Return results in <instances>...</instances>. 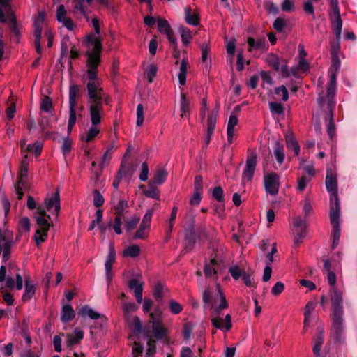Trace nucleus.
<instances>
[{
	"label": "nucleus",
	"mask_w": 357,
	"mask_h": 357,
	"mask_svg": "<svg viewBox=\"0 0 357 357\" xmlns=\"http://www.w3.org/2000/svg\"><path fill=\"white\" fill-rule=\"evenodd\" d=\"M342 294L340 291L333 289L332 302V332L336 342H340L344 334L343 319Z\"/></svg>",
	"instance_id": "f257e3e1"
},
{
	"label": "nucleus",
	"mask_w": 357,
	"mask_h": 357,
	"mask_svg": "<svg viewBox=\"0 0 357 357\" xmlns=\"http://www.w3.org/2000/svg\"><path fill=\"white\" fill-rule=\"evenodd\" d=\"M86 89L87 92L88 104L91 105L92 114L97 112V104L101 101L103 88L100 86V82L98 77V69L87 68Z\"/></svg>",
	"instance_id": "f03ea898"
},
{
	"label": "nucleus",
	"mask_w": 357,
	"mask_h": 357,
	"mask_svg": "<svg viewBox=\"0 0 357 357\" xmlns=\"http://www.w3.org/2000/svg\"><path fill=\"white\" fill-rule=\"evenodd\" d=\"M220 299V303L213 310V314L219 317L223 309L228 307V303L226 298L220 289V285L217 284V292L214 293L210 288L206 287L202 292V300L205 305H210L211 309L216 303L217 300Z\"/></svg>",
	"instance_id": "7ed1b4c3"
},
{
	"label": "nucleus",
	"mask_w": 357,
	"mask_h": 357,
	"mask_svg": "<svg viewBox=\"0 0 357 357\" xmlns=\"http://www.w3.org/2000/svg\"><path fill=\"white\" fill-rule=\"evenodd\" d=\"M77 314L82 318L89 317L93 320L99 319V321L93 326L94 328H104L108 321V319L105 315L94 311L87 305L79 307L77 309Z\"/></svg>",
	"instance_id": "20e7f679"
},
{
	"label": "nucleus",
	"mask_w": 357,
	"mask_h": 357,
	"mask_svg": "<svg viewBox=\"0 0 357 357\" xmlns=\"http://www.w3.org/2000/svg\"><path fill=\"white\" fill-rule=\"evenodd\" d=\"M150 327L151 337L155 340H164L165 344H169V340L167 338L169 331L162 324V321H148L144 328Z\"/></svg>",
	"instance_id": "39448f33"
},
{
	"label": "nucleus",
	"mask_w": 357,
	"mask_h": 357,
	"mask_svg": "<svg viewBox=\"0 0 357 357\" xmlns=\"http://www.w3.org/2000/svg\"><path fill=\"white\" fill-rule=\"evenodd\" d=\"M97 108V112L92 114L91 109V105H89V110L90 114V119L92 126L89 128L86 133V136L84 139L85 142H89L92 141L100 132V128L97 126L101 123V116H100V112L101 111V107L99 104Z\"/></svg>",
	"instance_id": "423d86ee"
},
{
	"label": "nucleus",
	"mask_w": 357,
	"mask_h": 357,
	"mask_svg": "<svg viewBox=\"0 0 357 357\" xmlns=\"http://www.w3.org/2000/svg\"><path fill=\"white\" fill-rule=\"evenodd\" d=\"M6 282V287L12 290L15 288L17 290H21L23 288V278L20 273L16 274L15 282L14 279L8 276L6 278V267L2 265L0 267V282Z\"/></svg>",
	"instance_id": "0eeeda50"
},
{
	"label": "nucleus",
	"mask_w": 357,
	"mask_h": 357,
	"mask_svg": "<svg viewBox=\"0 0 357 357\" xmlns=\"http://www.w3.org/2000/svg\"><path fill=\"white\" fill-rule=\"evenodd\" d=\"M264 183L266 192L271 195H276L280 188V177L277 173L271 172L264 175Z\"/></svg>",
	"instance_id": "6e6552de"
},
{
	"label": "nucleus",
	"mask_w": 357,
	"mask_h": 357,
	"mask_svg": "<svg viewBox=\"0 0 357 357\" xmlns=\"http://www.w3.org/2000/svg\"><path fill=\"white\" fill-rule=\"evenodd\" d=\"M257 162V155L252 152L248 154L246 159L245 168L243 172V178H247L248 181H252Z\"/></svg>",
	"instance_id": "1a4fd4ad"
},
{
	"label": "nucleus",
	"mask_w": 357,
	"mask_h": 357,
	"mask_svg": "<svg viewBox=\"0 0 357 357\" xmlns=\"http://www.w3.org/2000/svg\"><path fill=\"white\" fill-rule=\"evenodd\" d=\"M330 221L331 225H340V202L337 195H334V199L331 198Z\"/></svg>",
	"instance_id": "9d476101"
},
{
	"label": "nucleus",
	"mask_w": 357,
	"mask_h": 357,
	"mask_svg": "<svg viewBox=\"0 0 357 357\" xmlns=\"http://www.w3.org/2000/svg\"><path fill=\"white\" fill-rule=\"evenodd\" d=\"M153 216L152 210H147L145 215L142 218V221L140 224L139 228L135 234L133 238L134 239H144L146 238L145 235V229L150 227L151 218Z\"/></svg>",
	"instance_id": "9b49d317"
},
{
	"label": "nucleus",
	"mask_w": 357,
	"mask_h": 357,
	"mask_svg": "<svg viewBox=\"0 0 357 357\" xmlns=\"http://www.w3.org/2000/svg\"><path fill=\"white\" fill-rule=\"evenodd\" d=\"M45 205L47 210L50 212L52 211V209L54 208V213L56 215H58L61 209L60 207V192L59 190L57 189L54 195H52L50 197H47L45 199Z\"/></svg>",
	"instance_id": "f8f14e48"
},
{
	"label": "nucleus",
	"mask_w": 357,
	"mask_h": 357,
	"mask_svg": "<svg viewBox=\"0 0 357 357\" xmlns=\"http://www.w3.org/2000/svg\"><path fill=\"white\" fill-rule=\"evenodd\" d=\"M198 234L196 231V229L186 230L184 231V241H185V247L184 250L186 252L191 251L197 242V240H199Z\"/></svg>",
	"instance_id": "ddd939ff"
},
{
	"label": "nucleus",
	"mask_w": 357,
	"mask_h": 357,
	"mask_svg": "<svg viewBox=\"0 0 357 357\" xmlns=\"http://www.w3.org/2000/svg\"><path fill=\"white\" fill-rule=\"evenodd\" d=\"M82 96L81 86L77 84L71 83L69 86L68 93L69 106L77 107V101Z\"/></svg>",
	"instance_id": "4468645a"
},
{
	"label": "nucleus",
	"mask_w": 357,
	"mask_h": 357,
	"mask_svg": "<svg viewBox=\"0 0 357 357\" xmlns=\"http://www.w3.org/2000/svg\"><path fill=\"white\" fill-rule=\"evenodd\" d=\"M102 51H91L87 50L85 53L86 56L87 57L86 60V67L87 68L92 69H98V66L100 63Z\"/></svg>",
	"instance_id": "2eb2a0df"
},
{
	"label": "nucleus",
	"mask_w": 357,
	"mask_h": 357,
	"mask_svg": "<svg viewBox=\"0 0 357 357\" xmlns=\"http://www.w3.org/2000/svg\"><path fill=\"white\" fill-rule=\"evenodd\" d=\"M325 184L326 190L333 193L331 198L334 199V195H337V180L336 176L333 174L331 169H327Z\"/></svg>",
	"instance_id": "dca6fc26"
},
{
	"label": "nucleus",
	"mask_w": 357,
	"mask_h": 357,
	"mask_svg": "<svg viewBox=\"0 0 357 357\" xmlns=\"http://www.w3.org/2000/svg\"><path fill=\"white\" fill-rule=\"evenodd\" d=\"M116 259V252L114 248H110L109 250V253L107 255V260L105 263V268L106 272V278L109 284L112 280V266Z\"/></svg>",
	"instance_id": "f3484780"
},
{
	"label": "nucleus",
	"mask_w": 357,
	"mask_h": 357,
	"mask_svg": "<svg viewBox=\"0 0 357 357\" xmlns=\"http://www.w3.org/2000/svg\"><path fill=\"white\" fill-rule=\"evenodd\" d=\"M74 335L68 333L66 335V344L67 347L71 349L73 346L79 344L84 338V332L79 328H76L74 331Z\"/></svg>",
	"instance_id": "a211bd4d"
},
{
	"label": "nucleus",
	"mask_w": 357,
	"mask_h": 357,
	"mask_svg": "<svg viewBox=\"0 0 357 357\" xmlns=\"http://www.w3.org/2000/svg\"><path fill=\"white\" fill-rule=\"evenodd\" d=\"M225 325L222 323V319L220 317H214L211 319L212 325L217 329L228 331L232 328L231 316L227 314L225 317Z\"/></svg>",
	"instance_id": "6ab92c4d"
},
{
	"label": "nucleus",
	"mask_w": 357,
	"mask_h": 357,
	"mask_svg": "<svg viewBox=\"0 0 357 357\" xmlns=\"http://www.w3.org/2000/svg\"><path fill=\"white\" fill-rule=\"evenodd\" d=\"M238 116L234 112H231L227 127V142L231 144L234 141V127L238 124Z\"/></svg>",
	"instance_id": "aec40b11"
},
{
	"label": "nucleus",
	"mask_w": 357,
	"mask_h": 357,
	"mask_svg": "<svg viewBox=\"0 0 357 357\" xmlns=\"http://www.w3.org/2000/svg\"><path fill=\"white\" fill-rule=\"evenodd\" d=\"M287 147L289 150H294L296 155H298L300 153V146L294 137L292 132H287L284 135Z\"/></svg>",
	"instance_id": "412c9836"
},
{
	"label": "nucleus",
	"mask_w": 357,
	"mask_h": 357,
	"mask_svg": "<svg viewBox=\"0 0 357 357\" xmlns=\"http://www.w3.org/2000/svg\"><path fill=\"white\" fill-rule=\"evenodd\" d=\"M76 313L70 304L63 305L61 313V321L63 323H68L75 317Z\"/></svg>",
	"instance_id": "4be33fe9"
},
{
	"label": "nucleus",
	"mask_w": 357,
	"mask_h": 357,
	"mask_svg": "<svg viewBox=\"0 0 357 357\" xmlns=\"http://www.w3.org/2000/svg\"><path fill=\"white\" fill-rule=\"evenodd\" d=\"M85 43L87 46L93 47V49L90 50L91 51L97 52L102 50V39L92 33L86 36Z\"/></svg>",
	"instance_id": "5701e85b"
},
{
	"label": "nucleus",
	"mask_w": 357,
	"mask_h": 357,
	"mask_svg": "<svg viewBox=\"0 0 357 357\" xmlns=\"http://www.w3.org/2000/svg\"><path fill=\"white\" fill-rule=\"evenodd\" d=\"M144 336L148 339L146 354L151 356L156 352V340L151 338L150 327L144 328Z\"/></svg>",
	"instance_id": "b1692460"
},
{
	"label": "nucleus",
	"mask_w": 357,
	"mask_h": 357,
	"mask_svg": "<svg viewBox=\"0 0 357 357\" xmlns=\"http://www.w3.org/2000/svg\"><path fill=\"white\" fill-rule=\"evenodd\" d=\"M36 288L32 281L26 279L24 292L22 296V301L23 302L29 301L36 293Z\"/></svg>",
	"instance_id": "393cba45"
},
{
	"label": "nucleus",
	"mask_w": 357,
	"mask_h": 357,
	"mask_svg": "<svg viewBox=\"0 0 357 357\" xmlns=\"http://www.w3.org/2000/svg\"><path fill=\"white\" fill-rule=\"evenodd\" d=\"M45 15L43 12L39 13L38 17L33 22V35L35 40H40L42 37L43 24L44 22Z\"/></svg>",
	"instance_id": "a878e982"
},
{
	"label": "nucleus",
	"mask_w": 357,
	"mask_h": 357,
	"mask_svg": "<svg viewBox=\"0 0 357 357\" xmlns=\"http://www.w3.org/2000/svg\"><path fill=\"white\" fill-rule=\"evenodd\" d=\"M47 217L36 216V224L38 226V229L36 230V234H42V232L48 233L50 223L48 222Z\"/></svg>",
	"instance_id": "bb28decb"
},
{
	"label": "nucleus",
	"mask_w": 357,
	"mask_h": 357,
	"mask_svg": "<svg viewBox=\"0 0 357 357\" xmlns=\"http://www.w3.org/2000/svg\"><path fill=\"white\" fill-rule=\"evenodd\" d=\"M168 173L165 169H158L153 176L152 180L149 182H153L154 184L162 185L167 180Z\"/></svg>",
	"instance_id": "cd10ccee"
},
{
	"label": "nucleus",
	"mask_w": 357,
	"mask_h": 357,
	"mask_svg": "<svg viewBox=\"0 0 357 357\" xmlns=\"http://www.w3.org/2000/svg\"><path fill=\"white\" fill-rule=\"evenodd\" d=\"M273 154L279 164L283 163L285 156L284 146L279 141H276L274 144Z\"/></svg>",
	"instance_id": "c85d7f7f"
},
{
	"label": "nucleus",
	"mask_w": 357,
	"mask_h": 357,
	"mask_svg": "<svg viewBox=\"0 0 357 357\" xmlns=\"http://www.w3.org/2000/svg\"><path fill=\"white\" fill-rule=\"evenodd\" d=\"M218 109L213 110L208 116L207 119V132L209 134H213L216 121L218 117Z\"/></svg>",
	"instance_id": "c756f323"
},
{
	"label": "nucleus",
	"mask_w": 357,
	"mask_h": 357,
	"mask_svg": "<svg viewBox=\"0 0 357 357\" xmlns=\"http://www.w3.org/2000/svg\"><path fill=\"white\" fill-rule=\"evenodd\" d=\"M185 20L187 24L192 26H197L199 24V17L198 15L192 13L190 8L185 9Z\"/></svg>",
	"instance_id": "7c9ffc66"
},
{
	"label": "nucleus",
	"mask_w": 357,
	"mask_h": 357,
	"mask_svg": "<svg viewBox=\"0 0 357 357\" xmlns=\"http://www.w3.org/2000/svg\"><path fill=\"white\" fill-rule=\"evenodd\" d=\"M54 107L51 98L49 96H45L40 100V111L45 112L47 113H51Z\"/></svg>",
	"instance_id": "2f4dec72"
},
{
	"label": "nucleus",
	"mask_w": 357,
	"mask_h": 357,
	"mask_svg": "<svg viewBox=\"0 0 357 357\" xmlns=\"http://www.w3.org/2000/svg\"><path fill=\"white\" fill-rule=\"evenodd\" d=\"M188 61L183 59L181 61V66H180V73H178V78L179 81V84L181 85H185L186 83V74L188 69Z\"/></svg>",
	"instance_id": "473e14b6"
},
{
	"label": "nucleus",
	"mask_w": 357,
	"mask_h": 357,
	"mask_svg": "<svg viewBox=\"0 0 357 357\" xmlns=\"http://www.w3.org/2000/svg\"><path fill=\"white\" fill-rule=\"evenodd\" d=\"M266 62L275 71L280 70V59L275 54H270L267 56Z\"/></svg>",
	"instance_id": "72a5a7b5"
},
{
	"label": "nucleus",
	"mask_w": 357,
	"mask_h": 357,
	"mask_svg": "<svg viewBox=\"0 0 357 357\" xmlns=\"http://www.w3.org/2000/svg\"><path fill=\"white\" fill-rule=\"evenodd\" d=\"M153 182H149V190H144V195L150 198L160 199V191Z\"/></svg>",
	"instance_id": "f704fd0d"
},
{
	"label": "nucleus",
	"mask_w": 357,
	"mask_h": 357,
	"mask_svg": "<svg viewBox=\"0 0 357 357\" xmlns=\"http://www.w3.org/2000/svg\"><path fill=\"white\" fill-rule=\"evenodd\" d=\"M247 43L248 44V51L251 52L253 49L259 50L261 49L265 45V39H259L255 40L253 38L249 37Z\"/></svg>",
	"instance_id": "c9c22d12"
},
{
	"label": "nucleus",
	"mask_w": 357,
	"mask_h": 357,
	"mask_svg": "<svg viewBox=\"0 0 357 357\" xmlns=\"http://www.w3.org/2000/svg\"><path fill=\"white\" fill-rule=\"evenodd\" d=\"M158 29L160 33L167 35L172 30L169 22L165 18H158Z\"/></svg>",
	"instance_id": "e433bc0d"
},
{
	"label": "nucleus",
	"mask_w": 357,
	"mask_h": 357,
	"mask_svg": "<svg viewBox=\"0 0 357 357\" xmlns=\"http://www.w3.org/2000/svg\"><path fill=\"white\" fill-rule=\"evenodd\" d=\"M181 111L183 112L181 117L190 114V102L184 93H181Z\"/></svg>",
	"instance_id": "4c0bfd02"
},
{
	"label": "nucleus",
	"mask_w": 357,
	"mask_h": 357,
	"mask_svg": "<svg viewBox=\"0 0 357 357\" xmlns=\"http://www.w3.org/2000/svg\"><path fill=\"white\" fill-rule=\"evenodd\" d=\"M184 231L196 229L195 216L192 212H189L185 215V221L183 225Z\"/></svg>",
	"instance_id": "58836bf2"
},
{
	"label": "nucleus",
	"mask_w": 357,
	"mask_h": 357,
	"mask_svg": "<svg viewBox=\"0 0 357 357\" xmlns=\"http://www.w3.org/2000/svg\"><path fill=\"white\" fill-rule=\"evenodd\" d=\"M31 229L30 220L28 217L22 218L18 222V231L20 233L29 232Z\"/></svg>",
	"instance_id": "ea45409f"
},
{
	"label": "nucleus",
	"mask_w": 357,
	"mask_h": 357,
	"mask_svg": "<svg viewBox=\"0 0 357 357\" xmlns=\"http://www.w3.org/2000/svg\"><path fill=\"white\" fill-rule=\"evenodd\" d=\"M38 125L40 129V132H45L46 130L52 127L50 117L47 116H40V118L38 120Z\"/></svg>",
	"instance_id": "a19ab883"
},
{
	"label": "nucleus",
	"mask_w": 357,
	"mask_h": 357,
	"mask_svg": "<svg viewBox=\"0 0 357 357\" xmlns=\"http://www.w3.org/2000/svg\"><path fill=\"white\" fill-rule=\"evenodd\" d=\"M158 68L155 65H149L145 70V76L149 83H152L157 75Z\"/></svg>",
	"instance_id": "79ce46f5"
},
{
	"label": "nucleus",
	"mask_w": 357,
	"mask_h": 357,
	"mask_svg": "<svg viewBox=\"0 0 357 357\" xmlns=\"http://www.w3.org/2000/svg\"><path fill=\"white\" fill-rule=\"evenodd\" d=\"M13 243V239H8L6 242L2 245L3 246V255H2V261L3 262H6V261L9 259L10 255V249L11 246Z\"/></svg>",
	"instance_id": "37998d69"
},
{
	"label": "nucleus",
	"mask_w": 357,
	"mask_h": 357,
	"mask_svg": "<svg viewBox=\"0 0 357 357\" xmlns=\"http://www.w3.org/2000/svg\"><path fill=\"white\" fill-rule=\"evenodd\" d=\"M332 227H333L332 249H335L337 246V245L339 243L340 238V226L338 225H333Z\"/></svg>",
	"instance_id": "c03bdc74"
},
{
	"label": "nucleus",
	"mask_w": 357,
	"mask_h": 357,
	"mask_svg": "<svg viewBox=\"0 0 357 357\" xmlns=\"http://www.w3.org/2000/svg\"><path fill=\"white\" fill-rule=\"evenodd\" d=\"M93 206L96 208L101 207L105 203V199L103 196L100 194L98 190L95 189L93 191Z\"/></svg>",
	"instance_id": "a18cd8bd"
},
{
	"label": "nucleus",
	"mask_w": 357,
	"mask_h": 357,
	"mask_svg": "<svg viewBox=\"0 0 357 357\" xmlns=\"http://www.w3.org/2000/svg\"><path fill=\"white\" fill-rule=\"evenodd\" d=\"M140 253V249L139 247L137 245H132L129 246L128 248L124 250L123 251V256L127 257H137Z\"/></svg>",
	"instance_id": "49530a36"
},
{
	"label": "nucleus",
	"mask_w": 357,
	"mask_h": 357,
	"mask_svg": "<svg viewBox=\"0 0 357 357\" xmlns=\"http://www.w3.org/2000/svg\"><path fill=\"white\" fill-rule=\"evenodd\" d=\"M130 169V165H126L125 162L123 160L121 162V168L118 171L115 179L121 181L123 176H126L127 174H128V172Z\"/></svg>",
	"instance_id": "de8ad7c7"
},
{
	"label": "nucleus",
	"mask_w": 357,
	"mask_h": 357,
	"mask_svg": "<svg viewBox=\"0 0 357 357\" xmlns=\"http://www.w3.org/2000/svg\"><path fill=\"white\" fill-rule=\"evenodd\" d=\"M130 169V165H126L125 162L123 160L121 162V168L118 171L115 179L121 181L123 176H126L127 174H128V172Z\"/></svg>",
	"instance_id": "09e8293b"
},
{
	"label": "nucleus",
	"mask_w": 357,
	"mask_h": 357,
	"mask_svg": "<svg viewBox=\"0 0 357 357\" xmlns=\"http://www.w3.org/2000/svg\"><path fill=\"white\" fill-rule=\"evenodd\" d=\"M128 287L134 291V293L143 292L142 283L136 278H132L128 282Z\"/></svg>",
	"instance_id": "8fccbe9b"
},
{
	"label": "nucleus",
	"mask_w": 357,
	"mask_h": 357,
	"mask_svg": "<svg viewBox=\"0 0 357 357\" xmlns=\"http://www.w3.org/2000/svg\"><path fill=\"white\" fill-rule=\"evenodd\" d=\"M180 31H181V33L182 43L185 45H188L190 43V40L192 38L190 30L187 27L181 26L180 28Z\"/></svg>",
	"instance_id": "3c124183"
},
{
	"label": "nucleus",
	"mask_w": 357,
	"mask_h": 357,
	"mask_svg": "<svg viewBox=\"0 0 357 357\" xmlns=\"http://www.w3.org/2000/svg\"><path fill=\"white\" fill-rule=\"evenodd\" d=\"M212 196L213 197L217 200L218 202H224V191L222 187L216 186L212 190Z\"/></svg>",
	"instance_id": "603ef678"
},
{
	"label": "nucleus",
	"mask_w": 357,
	"mask_h": 357,
	"mask_svg": "<svg viewBox=\"0 0 357 357\" xmlns=\"http://www.w3.org/2000/svg\"><path fill=\"white\" fill-rule=\"evenodd\" d=\"M13 21V26H10V30L13 34V40L15 43H18L20 42V38L21 37L20 34V28L21 26L19 24H15V20Z\"/></svg>",
	"instance_id": "864d4df0"
},
{
	"label": "nucleus",
	"mask_w": 357,
	"mask_h": 357,
	"mask_svg": "<svg viewBox=\"0 0 357 357\" xmlns=\"http://www.w3.org/2000/svg\"><path fill=\"white\" fill-rule=\"evenodd\" d=\"M162 285L161 283H157L153 289V294L158 302H162L163 299Z\"/></svg>",
	"instance_id": "5fc2aeb1"
},
{
	"label": "nucleus",
	"mask_w": 357,
	"mask_h": 357,
	"mask_svg": "<svg viewBox=\"0 0 357 357\" xmlns=\"http://www.w3.org/2000/svg\"><path fill=\"white\" fill-rule=\"evenodd\" d=\"M144 328L139 318L137 316L134 317L133 320V333L136 335H139L140 333L144 334Z\"/></svg>",
	"instance_id": "6e6d98bb"
},
{
	"label": "nucleus",
	"mask_w": 357,
	"mask_h": 357,
	"mask_svg": "<svg viewBox=\"0 0 357 357\" xmlns=\"http://www.w3.org/2000/svg\"><path fill=\"white\" fill-rule=\"evenodd\" d=\"M139 220L140 218L139 216H135L131 220H125V229L128 231L133 230L137 227V224L139 222Z\"/></svg>",
	"instance_id": "4d7b16f0"
},
{
	"label": "nucleus",
	"mask_w": 357,
	"mask_h": 357,
	"mask_svg": "<svg viewBox=\"0 0 357 357\" xmlns=\"http://www.w3.org/2000/svg\"><path fill=\"white\" fill-rule=\"evenodd\" d=\"M273 26L277 32L282 33L286 26L284 20L282 17H277L273 23Z\"/></svg>",
	"instance_id": "13d9d810"
},
{
	"label": "nucleus",
	"mask_w": 357,
	"mask_h": 357,
	"mask_svg": "<svg viewBox=\"0 0 357 357\" xmlns=\"http://www.w3.org/2000/svg\"><path fill=\"white\" fill-rule=\"evenodd\" d=\"M114 145H110L105 152L104 153L103 155L102 156L101 163L100 165V167L102 168L103 165L106 162H109V161L112 159V149H113Z\"/></svg>",
	"instance_id": "bf43d9fd"
},
{
	"label": "nucleus",
	"mask_w": 357,
	"mask_h": 357,
	"mask_svg": "<svg viewBox=\"0 0 357 357\" xmlns=\"http://www.w3.org/2000/svg\"><path fill=\"white\" fill-rule=\"evenodd\" d=\"M0 296H2L3 301L8 305H13L14 300L13 298L12 294L9 292H6L3 287L0 288Z\"/></svg>",
	"instance_id": "052dcab7"
},
{
	"label": "nucleus",
	"mask_w": 357,
	"mask_h": 357,
	"mask_svg": "<svg viewBox=\"0 0 357 357\" xmlns=\"http://www.w3.org/2000/svg\"><path fill=\"white\" fill-rule=\"evenodd\" d=\"M243 271H242L238 266H234L229 268V273L234 280H238L242 277Z\"/></svg>",
	"instance_id": "680f3d73"
},
{
	"label": "nucleus",
	"mask_w": 357,
	"mask_h": 357,
	"mask_svg": "<svg viewBox=\"0 0 357 357\" xmlns=\"http://www.w3.org/2000/svg\"><path fill=\"white\" fill-rule=\"evenodd\" d=\"M333 27H334V33L335 35L336 39L340 40L342 28V19L334 20Z\"/></svg>",
	"instance_id": "e2e57ef3"
},
{
	"label": "nucleus",
	"mask_w": 357,
	"mask_h": 357,
	"mask_svg": "<svg viewBox=\"0 0 357 357\" xmlns=\"http://www.w3.org/2000/svg\"><path fill=\"white\" fill-rule=\"evenodd\" d=\"M269 108L272 113L282 114L284 112V107L281 103L271 102L269 103Z\"/></svg>",
	"instance_id": "0e129e2a"
},
{
	"label": "nucleus",
	"mask_w": 357,
	"mask_h": 357,
	"mask_svg": "<svg viewBox=\"0 0 357 357\" xmlns=\"http://www.w3.org/2000/svg\"><path fill=\"white\" fill-rule=\"evenodd\" d=\"M202 176L201 175H197L194 181V190L195 192L203 193V184H202Z\"/></svg>",
	"instance_id": "69168bd1"
},
{
	"label": "nucleus",
	"mask_w": 357,
	"mask_h": 357,
	"mask_svg": "<svg viewBox=\"0 0 357 357\" xmlns=\"http://www.w3.org/2000/svg\"><path fill=\"white\" fill-rule=\"evenodd\" d=\"M324 341V331L322 328H317V333L313 340V344L322 345Z\"/></svg>",
	"instance_id": "338daca9"
},
{
	"label": "nucleus",
	"mask_w": 357,
	"mask_h": 357,
	"mask_svg": "<svg viewBox=\"0 0 357 357\" xmlns=\"http://www.w3.org/2000/svg\"><path fill=\"white\" fill-rule=\"evenodd\" d=\"M143 351H144V346L141 343L135 341L133 344L132 351V352L134 355L133 357H139L140 356L142 355Z\"/></svg>",
	"instance_id": "774afa93"
}]
</instances>
